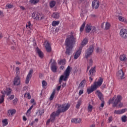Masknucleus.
<instances>
[{
  "instance_id": "nucleus-1",
  "label": "nucleus",
  "mask_w": 127,
  "mask_h": 127,
  "mask_svg": "<svg viewBox=\"0 0 127 127\" xmlns=\"http://www.w3.org/2000/svg\"><path fill=\"white\" fill-rule=\"evenodd\" d=\"M75 43H76V37L73 36V35L68 36L65 39L66 51L65 52V54L66 56H70L72 54L73 46H74Z\"/></svg>"
},
{
  "instance_id": "nucleus-2",
  "label": "nucleus",
  "mask_w": 127,
  "mask_h": 127,
  "mask_svg": "<svg viewBox=\"0 0 127 127\" xmlns=\"http://www.w3.org/2000/svg\"><path fill=\"white\" fill-rule=\"evenodd\" d=\"M103 82H104V79L103 78L100 77L97 81L94 82L93 85L91 86L90 88L87 89L88 94H90L91 93H93L94 91H96V90H97L99 87H101V86H102Z\"/></svg>"
},
{
  "instance_id": "nucleus-3",
  "label": "nucleus",
  "mask_w": 127,
  "mask_h": 127,
  "mask_svg": "<svg viewBox=\"0 0 127 127\" xmlns=\"http://www.w3.org/2000/svg\"><path fill=\"white\" fill-rule=\"evenodd\" d=\"M71 66H68L66 70L64 72V75H62L61 76L59 80V84H61L62 83V80H64V81H67L69 76H70V73L71 72Z\"/></svg>"
},
{
  "instance_id": "nucleus-4",
  "label": "nucleus",
  "mask_w": 127,
  "mask_h": 127,
  "mask_svg": "<svg viewBox=\"0 0 127 127\" xmlns=\"http://www.w3.org/2000/svg\"><path fill=\"white\" fill-rule=\"evenodd\" d=\"M70 108V104H64L63 105L59 104L58 105V110L57 111V115H60L61 113H65L66 111H68Z\"/></svg>"
},
{
  "instance_id": "nucleus-5",
  "label": "nucleus",
  "mask_w": 127,
  "mask_h": 127,
  "mask_svg": "<svg viewBox=\"0 0 127 127\" xmlns=\"http://www.w3.org/2000/svg\"><path fill=\"white\" fill-rule=\"evenodd\" d=\"M123 100V97L121 95H118L113 102V107L114 108H122L123 106V104L121 102V101Z\"/></svg>"
},
{
  "instance_id": "nucleus-6",
  "label": "nucleus",
  "mask_w": 127,
  "mask_h": 127,
  "mask_svg": "<svg viewBox=\"0 0 127 127\" xmlns=\"http://www.w3.org/2000/svg\"><path fill=\"white\" fill-rule=\"evenodd\" d=\"M32 17H33L34 19L37 20H41L44 19V14L40 13L33 12L32 14Z\"/></svg>"
},
{
  "instance_id": "nucleus-7",
  "label": "nucleus",
  "mask_w": 127,
  "mask_h": 127,
  "mask_svg": "<svg viewBox=\"0 0 127 127\" xmlns=\"http://www.w3.org/2000/svg\"><path fill=\"white\" fill-rule=\"evenodd\" d=\"M94 47H93V46H91L90 47H89L85 54V58H86V59H88V58H89V57L91 55H92Z\"/></svg>"
},
{
  "instance_id": "nucleus-8",
  "label": "nucleus",
  "mask_w": 127,
  "mask_h": 127,
  "mask_svg": "<svg viewBox=\"0 0 127 127\" xmlns=\"http://www.w3.org/2000/svg\"><path fill=\"white\" fill-rule=\"evenodd\" d=\"M120 35L122 38H127V29H122L120 32Z\"/></svg>"
},
{
  "instance_id": "nucleus-9",
  "label": "nucleus",
  "mask_w": 127,
  "mask_h": 127,
  "mask_svg": "<svg viewBox=\"0 0 127 127\" xmlns=\"http://www.w3.org/2000/svg\"><path fill=\"white\" fill-rule=\"evenodd\" d=\"M32 74H33V69H31L29 71L26 78V81H25L26 84H28L29 83V81H30V79L32 77Z\"/></svg>"
},
{
  "instance_id": "nucleus-10",
  "label": "nucleus",
  "mask_w": 127,
  "mask_h": 127,
  "mask_svg": "<svg viewBox=\"0 0 127 127\" xmlns=\"http://www.w3.org/2000/svg\"><path fill=\"white\" fill-rule=\"evenodd\" d=\"M57 64L56 63V62L53 61V62L52 63L51 69L52 71V72H54V73H56L57 72Z\"/></svg>"
},
{
  "instance_id": "nucleus-11",
  "label": "nucleus",
  "mask_w": 127,
  "mask_h": 127,
  "mask_svg": "<svg viewBox=\"0 0 127 127\" xmlns=\"http://www.w3.org/2000/svg\"><path fill=\"white\" fill-rule=\"evenodd\" d=\"M117 76L119 79H125V73H124L123 69H120L118 71Z\"/></svg>"
},
{
  "instance_id": "nucleus-12",
  "label": "nucleus",
  "mask_w": 127,
  "mask_h": 127,
  "mask_svg": "<svg viewBox=\"0 0 127 127\" xmlns=\"http://www.w3.org/2000/svg\"><path fill=\"white\" fill-rule=\"evenodd\" d=\"M60 115L57 114V111L53 112L50 116V120L52 123H54L56 117H58Z\"/></svg>"
},
{
  "instance_id": "nucleus-13",
  "label": "nucleus",
  "mask_w": 127,
  "mask_h": 127,
  "mask_svg": "<svg viewBox=\"0 0 127 127\" xmlns=\"http://www.w3.org/2000/svg\"><path fill=\"white\" fill-rule=\"evenodd\" d=\"M95 94L98 96L99 99L101 100V102L104 101V95L99 90H97L96 91Z\"/></svg>"
},
{
  "instance_id": "nucleus-14",
  "label": "nucleus",
  "mask_w": 127,
  "mask_h": 127,
  "mask_svg": "<svg viewBox=\"0 0 127 127\" xmlns=\"http://www.w3.org/2000/svg\"><path fill=\"white\" fill-rule=\"evenodd\" d=\"M99 6H100V2L97 0H94L92 1V7L97 9L99 8Z\"/></svg>"
},
{
  "instance_id": "nucleus-15",
  "label": "nucleus",
  "mask_w": 127,
  "mask_h": 127,
  "mask_svg": "<svg viewBox=\"0 0 127 127\" xmlns=\"http://www.w3.org/2000/svg\"><path fill=\"white\" fill-rule=\"evenodd\" d=\"M82 47H80L79 50L75 53L74 56V59H77L79 56L81 55V53L82 52Z\"/></svg>"
},
{
  "instance_id": "nucleus-16",
  "label": "nucleus",
  "mask_w": 127,
  "mask_h": 127,
  "mask_svg": "<svg viewBox=\"0 0 127 127\" xmlns=\"http://www.w3.org/2000/svg\"><path fill=\"white\" fill-rule=\"evenodd\" d=\"M13 84L15 86H18L19 85H20V78L19 77L16 76L15 77Z\"/></svg>"
},
{
  "instance_id": "nucleus-17",
  "label": "nucleus",
  "mask_w": 127,
  "mask_h": 127,
  "mask_svg": "<svg viewBox=\"0 0 127 127\" xmlns=\"http://www.w3.org/2000/svg\"><path fill=\"white\" fill-rule=\"evenodd\" d=\"M45 47L46 48L47 52H49V53H50V52H51V51H52V49H51V46H50V44H49V43L48 42L46 43Z\"/></svg>"
},
{
  "instance_id": "nucleus-18",
  "label": "nucleus",
  "mask_w": 127,
  "mask_h": 127,
  "mask_svg": "<svg viewBox=\"0 0 127 127\" xmlns=\"http://www.w3.org/2000/svg\"><path fill=\"white\" fill-rule=\"evenodd\" d=\"M126 111H127V109H122L121 110H115L114 114H116V115H122V114L126 113Z\"/></svg>"
},
{
  "instance_id": "nucleus-19",
  "label": "nucleus",
  "mask_w": 127,
  "mask_h": 127,
  "mask_svg": "<svg viewBox=\"0 0 127 127\" xmlns=\"http://www.w3.org/2000/svg\"><path fill=\"white\" fill-rule=\"evenodd\" d=\"M82 120L81 119H76V118H73L71 120V123L73 124H80L81 123Z\"/></svg>"
},
{
  "instance_id": "nucleus-20",
  "label": "nucleus",
  "mask_w": 127,
  "mask_h": 127,
  "mask_svg": "<svg viewBox=\"0 0 127 127\" xmlns=\"http://www.w3.org/2000/svg\"><path fill=\"white\" fill-rule=\"evenodd\" d=\"M37 53H38L40 58H43V53L38 48H36Z\"/></svg>"
},
{
  "instance_id": "nucleus-21",
  "label": "nucleus",
  "mask_w": 127,
  "mask_h": 127,
  "mask_svg": "<svg viewBox=\"0 0 127 127\" xmlns=\"http://www.w3.org/2000/svg\"><path fill=\"white\" fill-rule=\"evenodd\" d=\"M85 30L87 33H89V32L92 30V26L89 24H87L85 27Z\"/></svg>"
},
{
  "instance_id": "nucleus-22",
  "label": "nucleus",
  "mask_w": 127,
  "mask_h": 127,
  "mask_svg": "<svg viewBox=\"0 0 127 127\" xmlns=\"http://www.w3.org/2000/svg\"><path fill=\"white\" fill-rule=\"evenodd\" d=\"M52 17H53V18H55L56 19H58L59 17H60V15L58 12H54L52 15Z\"/></svg>"
},
{
  "instance_id": "nucleus-23",
  "label": "nucleus",
  "mask_w": 127,
  "mask_h": 127,
  "mask_svg": "<svg viewBox=\"0 0 127 127\" xmlns=\"http://www.w3.org/2000/svg\"><path fill=\"white\" fill-rule=\"evenodd\" d=\"M15 113H16V111L14 109L8 110L7 115L9 116H12V115H14Z\"/></svg>"
},
{
  "instance_id": "nucleus-24",
  "label": "nucleus",
  "mask_w": 127,
  "mask_h": 127,
  "mask_svg": "<svg viewBox=\"0 0 127 127\" xmlns=\"http://www.w3.org/2000/svg\"><path fill=\"white\" fill-rule=\"evenodd\" d=\"M96 70V67H92L89 72V76H93V74H94V73H95V70Z\"/></svg>"
},
{
  "instance_id": "nucleus-25",
  "label": "nucleus",
  "mask_w": 127,
  "mask_h": 127,
  "mask_svg": "<svg viewBox=\"0 0 127 127\" xmlns=\"http://www.w3.org/2000/svg\"><path fill=\"white\" fill-rule=\"evenodd\" d=\"M56 5V1L55 0H52L50 2V7L51 8L54 7Z\"/></svg>"
},
{
  "instance_id": "nucleus-26",
  "label": "nucleus",
  "mask_w": 127,
  "mask_h": 127,
  "mask_svg": "<svg viewBox=\"0 0 127 127\" xmlns=\"http://www.w3.org/2000/svg\"><path fill=\"white\" fill-rule=\"evenodd\" d=\"M119 59L121 61H126L127 58L126 57V55H122L120 56Z\"/></svg>"
},
{
  "instance_id": "nucleus-27",
  "label": "nucleus",
  "mask_w": 127,
  "mask_h": 127,
  "mask_svg": "<svg viewBox=\"0 0 127 127\" xmlns=\"http://www.w3.org/2000/svg\"><path fill=\"white\" fill-rule=\"evenodd\" d=\"M40 1V0H30L29 2L31 4H36Z\"/></svg>"
},
{
  "instance_id": "nucleus-28",
  "label": "nucleus",
  "mask_w": 127,
  "mask_h": 127,
  "mask_svg": "<svg viewBox=\"0 0 127 127\" xmlns=\"http://www.w3.org/2000/svg\"><path fill=\"white\" fill-rule=\"evenodd\" d=\"M119 20H120V21H122L123 22H124L125 23H127V20L123 16H119Z\"/></svg>"
},
{
  "instance_id": "nucleus-29",
  "label": "nucleus",
  "mask_w": 127,
  "mask_h": 127,
  "mask_svg": "<svg viewBox=\"0 0 127 127\" xmlns=\"http://www.w3.org/2000/svg\"><path fill=\"white\" fill-rule=\"evenodd\" d=\"M59 23H60V21H53L52 24L53 26H57V25H59Z\"/></svg>"
},
{
  "instance_id": "nucleus-30",
  "label": "nucleus",
  "mask_w": 127,
  "mask_h": 127,
  "mask_svg": "<svg viewBox=\"0 0 127 127\" xmlns=\"http://www.w3.org/2000/svg\"><path fill=\"white\" fill-rule=\"evenodd\" d=\"M85 81H86V80H83L81 82V83L79 85L78 89H79V88H80H80H83V87H84V86H85Z\"/></svg>"
},
{
  "instance_id": "nucleus-31",
  "label": "nucleus",
  "mask_w": 127,
  "mask_h": 127,
  "mask_svg": "<svg viewBox=\"0 0 127 127\" xmlns=\"http://www.w3.org/2000/svg\"><path fill=\"white\" fill-rule=\"evenodd\" d=\"M87 43H88V40L87 39H83L81 43V46H85Z\"/></svg>"
},
{
  "instance_id": "nucleus-32",
  "label": "nucleus",
  "mask_w": 127,
  "mask_h": 127,
  "mask_svg": "<svg viewBox=\"0 0 127 127\" xmlns=\"http://www.w3.org/2000/svg\"><path fill=\"white\" fill-rule=\"evenodd\" d=\"M4 97H5V95L0 96V104H2L4 102Z\"/></svg>"
},
{
  "instance_id": "nucleus-33",
  "label": "nucleus",
  "mask_w": 127,
  "mask_h": 127,
  "mask_svg": "<svg viewBox=\"0 0 127 127\" xmlns=\"http://www.w3.org/2000/svg\"><path fill=\"white\" fill-rule=\"evenodd\" d=\"M6 95L7 96H9V94H11V89L9 88H7L6 89Z\"/></svg>"
},
{
  "instance_id": "nucleus-34",
  "label": "nucleus",
  "mask_w": 127,
  "mask_h": 127,
  "mask_svg": "<svg viewBox=\"0 0 127 127\" xmlns=\"http://www.w3.org/2000/svg\"><path fill=\"white\" fill-rule=\"evenodd\" d=\"M24 97L27 98V99H31V96L30 95V93H25Z\"/></svg>"
},
{
  "instance_id": "nucleus-35",
  "label": "nucleus",
  "mask_w": 127,
  "mask_h": 127,
  "mask_svg": "<svg viewBox=\"0 0 127 127\" xmlns=\"http://www.w3.org/2000/svg\"><path fill=\"white\" fill-rule=\"evenodd\" d=\"M81 104H82V101L81 100H78L77 101V104H76V108L79 109L80 106H81Z\"/></svg>"
},
{
  "instance_id": "nucleus-36",
  "label": "nucleus",
  "mask_w": 127,
  "mask_h": 127,
  "mask_svg": "<svg viewBox=\"0 0 127 127\" xmlns=\"http://www.w3.org/2000/svg\"><path fill=\"white\" fill-rule=\"evenodd\" d=\"M54 96H55V91H54L52 93V94H51L49 100L50 101H52V100H53V99H54Z\"/></svg>"
},
{
  "instance_id": "nucleus-37",
  "label": "nucleus",
  "mask_w": 127,
  "mask_h": 127,
  "mask_svg": "<svg viewBox=\"0 0 127 127\" xmlns=\"http://www.w3.org/2000/svg\"><path fill=\"white\" fill-rule=\"evenodd\" d=\"M65 62L66 61L65 60H62L59 62V64L60 65H65L66 64Z\"/></svg>"
},
{
  "instance_id": "nucleus-38",
  "label": "nucleus",
  "mask_w": 127,
  "mask_h": 127,
  "mask_svg": "<svg viewBox=\"0 0 127 127\" xmlns=\"http://www.w3.org/2000/svg\"><path fill=\"white\" fill-rule=\"evenodd\" d=\"M26 28H29L30 29H31V27H32V25H31V23L30 22H28L26 25Z\"/></svg>"
},
{
  "instance_id": "nucleus-39",
  "label": "nucleus",
  "mask_w": 127,
  "mask_h": 127,
  "mask_svg": "<svg viewBox=\"0 0 127 127\" xmlns=\"http://www.w3.org/2000/svg\"><path fill=\"white\" fill-rule=\"evenodd\" d=\"M127 119V116L125 115V116H122V121L123 123H126Z\"/></svg>"
},
{
  "instance_id": "nucleus-40",
  "label": "nucleus",
  "mask_w": 127,
  "mask_h": 127,
  "mask_svg": "<svg viewBox=\"0 0 127 127\" xmlns=\"http://www.w3.org/2000/svg\"><path fill=\"white\" fill-rule=\"evenodd\" d=\"M87 109L88 110V112H92V111H93V106H92L91 104H89L88 106Z\"/></svg>"
},
{
  "instance_id": "nucleus-41",
  "label": "nucleus",
  "mask_w": 127,
  "mask_h": 127,
  "mask_svg": "<svg viewBox=\"0 0 127 127\" xmlns=\"http://www.w3.org/2000/svg\"><path fill=\"white\" fill-rule=\"evenodd\" d=\"M111 27V25L109 23V22H106L105 24V29L108 30Z\"/></svg>"
},
{
  "instance_id": "nucleus-42",
  "label": "nucleus",
  "mask_w": 127,
  "mask_h": 127,
  "mask_svg": "<svg viewBox=\"0 0 127 127\" xmlns=\"http://www.w3.org/2000/svg\"><path fill=\"white\" fill-rule=\"evenodd\" d=\"M2 124H3L4 127H5V126H6L7 125V124H8L7 123V119H4V120H2Z\"/></svg>"
},
{
  "instance_id": "nucleus-43",
  "label": "nucleus",
  "mask_w": 127,
  "mask_h": 127,
  "mask_svg": "<svg viewBox=\"0 0 127 127\" xmlns=\"http://www.w3.org/2000/svg\"><path fill=\"white\" fill-rule=\"evenodd\" d=\"M86 24L85 23H83L80 28V31L82 32L83 30H84V28H85V25Z\"/></svg>"
},
{
  "instance_id": "nucleus-44",
  "label": "nucleus",
  "mask_w": 127,
  "mask_h": 127,
  "mask_svg": "<svg viewBox=\"0 0 127 127\" xmlns=\"http://www.w3.org/2000/svg\"><path fill=\"white\" fill-rule=\"evenodd\" d=\"M33 108V105H32L30 108L29 109L27 110V115H30V112L31 111V110H32V109Z\"/></svg>"
},
{
  "instance_id": "nucleus-45",
  "label": "nucleus",
  "mask_w": 127,
  "mask_h": 127,
  "mask_svg": "<svg viewBox=\"0 0 127 127\" xmlns=\"http://www.w3.org/2000/svg\"><path fill=\"white\" fill-rule=\"evenodd\" d=\"M42 86L43 88H46V86H47V82H46V81L45 80H43L42 81Z\"/></svg>"
},
{
  "instance_id": "nucleus-46",
  "label": "nucleus",
  "mask_w": 127,
  "mask_h": 127,
  "mask_svg": "<svg viewBox=\"0 0 127 127\" xmlns=\"http://www.w3.org/2000/svg\"><path fill=\"white\" fill-rule=\"evenodd\" d=\"M8 100H9V101H11V100H13L14 99V95H12L8 97L7 98Z\"/></svg>"
},
{
  "instance_id": "nucleus-47",
  "label": "nucleus",
  "mask_w": 127,
  "mask_h": 127,
  "mask_svg": "<svg viewBox=\"0 0 127 127\" xmlns=\"http://www.w3.org/2000/svg\"><path fill=\"white\" fill-rule=\"evenodd\" d=\"M18 101V99H17V98H15L13 100V104H14V105H16V104L17 103V101Z\"/></svg>"
},
{
  "instance_id": "nucleus-48",
  "label": "nucleus",
  "mask_w": 127,
  "mask_h": 127,
  "mask_svg": "<svg viewBox=\"0 0 127 127\" xmlns=\"http://www.w3.org/2000/svg\"><path fill=\"white\" fill-rule=\"evenodd\" d=\"M6 6H7L8 8H12L13 5H12L11 4H7Z\"/></svg>"
},
{
  "instance_id": "nucleus-49",
  "label": "nucleus",
  "mask_w": 127,
  "mask_h": 127,
  "mask_svg": "<svg viewBox=\"0 0 127 127\" xmlns=\"http://www.w3.org/2000/svg\"><path fill=\"white\" fill-rule=\"evenodd\" d=\"M84 93V90L83 89L79 90V96H81L82 94Z\"/></svg>"
},
{
  "instance_id": "nucleus-50",
  "label": "nucleus",
  "mask_w": 127,
  "mask_h": 127,
  "mask_svg": "<svg viewBox=\"0 0 127 127\" xmlns=\"http://www.w3.org/2000/svg\"><path fill=\"white\" fill-rule=\"evenodd\" d=\"M108 121L109 123H111V122H113V117H109V118L108 119Z\"/></svg>"
},
{
  "instance_id": "nucleus-51",
  "label": "nucleus",
  "mask_w": 127,
  "mask_h": 127,
  "mask_svg": "<svg viewBox=\"0 0 127 127\" xmlns=\"http://www.w3.org/2000/svg\"><path fill=\"white\" fill-rule=\"evenodd\" d=\"M88 63L90 66H92V64H93V61H92V59L89 60Z\"/></svg>"
},
{
  "instance_id": "nucleus-52",
  "label": "nucleus",
  "mask_w": 127,
  "mask_h": 127,
  "mask_svg": "<svg viewBox=\"0 0 127 127\" xmlns=\"http://www.w3.org/2000/svg\"><path fill=\"white\" fill-rule=\"evenodd\" d=\"M1 93L2 94V95L5 96V94H6V91H5V90L2 91Z\"/></svg>"
},
{
  "instance_id": "nucleus-53",
  "label": "nucleus",
  "mask_w": 127,
  "mask_h": 127,
  "mask_svg": "<svg viewBox=\"0 0 127 127\" xmlns=\"http://www.w3.org/2000/svg\"><path fill=\"white\" fill-rule=\"evenodd\" d=\"M104 106H105V101H104V100H103V101H102L101 107V108H104Z\"/></svg>"
},
{
  "instance_id": "nucleus-54",
  "label": "nucleus",
  "mask_w": 127,
  "mask_h": 127,
  "mask_svg": "<svg viewBox=\"0 0 127 127\" xmlns=\"http://www.w3.org/2000/svg\"><path fill=\"white\" fill-rule=\"evenodd\" d=\"M50 122H51V120L50 119L48 120L46 123V125L48 126L49 124H50Z\"/></svg>"
},
{
  "instance_id": "nucleus-55",
  "label": "nucleus",
  "mask_w": 127,
  "mask_h": 127,
  "mask_svg": "<svg viewBox=\"0 0 127 127\" xmlns=\"http://www.w3.org/2000/svg\"><path fill=\"white\" fill-rule=\"evenodd\" d=\"M42 114H44V111H40L39 114L40 116H42Z\"/></svg>"
},
{
  "instance_id": "nucleus-56",
  "label": "nucleus",
  "mask_w": 127,
  "mask_h": 127,
  "mask_svg": "<svg viewBox=\"0 0 127 127\" xmlns=\"http://www.w3.org/2000/svg\"><path fill=\"white\" fill-rule=\"evenodd\" d=\"M92 77H93V75H90V76L89 77L90 82H92L93 81V78H92Z\"/></svg>"
},
{
  "instance_id": "nucleus-57",
  "label": "nucleus",
  "mask_w": 127,
  "mask_h": 127,
  "mask_svg": "<svg viewBox=\"0 0 127 127\" xmlns=\"http://www.w3.org/2000/svg\"><path fill=\"white\" fill-rule=\"evenodd\" d=\"M23 120L24 122H26V121H27V119H26V117L25 116L23 117Z\"/></svg>"
},
{
  "instance_id": "nucleus-58",
  "label": "nucleus",
  "mask_w": 127,
  "mask_h": 127,
  "mask_svg": "<svg viewBox=\"0 0 127 127\" xmlns=\"http://www.w3.org/2000/svg\"><path fill=\"white\" fill-rule=\"evenodd\" d=\"M61 89V85H60V86H59L57 88V91H60Z\"/></svg>"
},
{
  "instance_id": "nucleus-59",
  "label": "nucleus",
  "mask_w": 127,
  "mask_h": 127,
  "mask_svg": "<svg viewBox=\"0 0 127 127\" xmlns=\"http://www.w3.org/2000/svg\"><path fill=\"white\" fill-rule=\"evenodd\" d=\"M20 8L22 9V10H24L25 9V8L23 7V6H20Z\"/></svg>"
},
{
  "instance_id": "nucleus-60",
  "label": "nucleus",
  "mask_w": 127,
  "mask_h": 127,
  "mask_svg": "<svg viewBox=\"0 0 127 127\" xmlns=\"http://www.w3.org/2000/svg\"><path fill=\"white\" fill-rule=\"evenodd\" d=\"M96 51L97 53H99V52H100V48H97L96 49Z\"/></svg>"
},
{
  "instance_id": "nucleus-61",
  "label": "nucleus",
  "mask_w": 127,
  "mask_h": 127,
  "mask_svg": "<svg viewBox=\"0 0 127 127\" xmlns=\"http://www.w3.org/2000/svg\"><path fill=\"white\" fill-rule=\"evenodd\" d=\"M114 99H116V96H114L113 99H112L111 100H110V103H112V102H114Z\"/></svg>"
},
{
  "instance_id": "nucleus-62",
  "label": "nucleus",
  "mask_w": 127,
  "mask_h": 127,
  "mask_svg": "<svg viewBox=\"0 0 127 127\" xmlns=\"http://www.w3.org/2000/svg\"><path fill=\"white\" fill-rule=\"evenodd\" d=\"M66 86V83H63L62 85V88H64V87Z\"/></svg>"
},
{
  "instance_id": "nucleus-63",
  "label": "nucleus",
  "mask_w": 127,
  "mask_h": 127,
  "mask_svg": "<svg viewBox=\"0 0 127 127\" xmlns=\"http://www.w3.org/2000/svg\"><path fill=\"white\" fill-rule=\"evenodd\" d=\"M60 69H61V70H64V66L62 65V66H60Z\"/></svg>"
},
{
  "instance_id": "nucleus-64",
  "label": "nucleus",
  "mask_w": 127,
  "mask_h": 127,
  "mask_svg": "<svg viewBox=\"0 0 127 127\" xmlns=\"http://www.w3.org/2000/svg\"><path fill=\"white\" fill-rule=\"evenodd\" d=\"M104 25H105V22L102 23L101 27L102 28H104Z\"/></svg>"
}]
</instances>
